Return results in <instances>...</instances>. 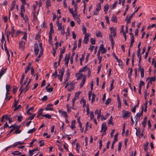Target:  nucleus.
Masks as SVG:
<instances>
[{
	"mask_svg": "<svg viewBox=\"0 0 156 156\" xmlns=\"http://www.w3.org/2000/svg\"><path fill=\"white\" fill-rule=\"evenodd\" d=\"M130 112L129 111L123 110L122 116L124 119H126L127 117L130 116Z\"/></svg>",
	"mask_w": 156,
	"mask_h": 156,
	"instance_id": "nucleus-1",
	"label": "nucleus"
},
{
	"mask_svg": "<svg viewBox=\"0 0 156 156\" xmlns=\"http://www.w3.org/2000/svg\"><path fill=\"white\" fill-rule=\"evenodd\" d=\"M61 17V16L60 15L58 17H57V21L56 22L57 25L58 27V30L60 31H61V29H62V24L61 23H59V19H60Z\"/></svg>",
	"mask_w": 156,
	"mask_h": 156,
	"instance_id": "nucleus-2",
	"label": "nucleus"
},
{
	"mask_svg": "<svg viewBox=\"0 0 156 156\" xmlns=\"http://www.w3.org/2000/svg\"><path fill=\"white\" fill-rule=\"evenodd\" d=\"M65 71V68L64 67H63L62 68V70L59 72V73H61V75L60 76L59 75H58V79L60 81H62V77L63 76L64 73Z\"/></svg>",
	"mask_w": 156,
	"mask_h": 156,
	"instance_id": "nucleus-3",
	"label": "nucleus"
},
{
	"mask_svg": "<svg viewBox=\"0 0 156 156\" xmlns=\"http://www.w3.org/2000/svg\"><path fill=\"white\" fill-rule=\"evenodd\" d=\"M39 51V49L37 44H35L34 45V51L35 54L37 55H38Z\"/></svg>",
	"mask_w": 156,
	"mask_h": 156,
	"instance_id": "nucleus-4",
	"label": "nucleus"
},
{
	"mask_svg": "<svg viewBox=\"0 0 156 156\" xmlns=\"http://www.w3.org/2000/svg\"><path fill=\"white\" fill-rule=\"evenodd\" d=\"M110 30L111 31V34H113V35L114 37H115L116 36V30L115 28H114L113 27L110 28Z\"/></svg>",
	"mask_w": 156,
	"mask_h": 156,
	"instance_id": "nucleus-5",
	"label": "nucleus"
},
{
	"mask_svg": "<svg viewBox=\"0 0 156 156\" xmlns=\"http://www.w3.org/2000/svg\"><path fill=\"white\" fill-rule=\"evenodd\" d=\"M130 35L131 36V41L129 45V48H131L132 47L133 43L134 42V35L132 33H129Z\"/></svg>",
	"mask_w": 156,
	"mask_h": 156,
	"instance_id": "nucleus-6",
	"label": "nucleus"
},
{
	"mask_svg": "<svg viewBox=\"0 0 156 156\" xmlns=\"http://www.w3.org/2000/svg\"><path fill=\"white\" fill-rule=\"evenodd\" d=\"M102 51L101 54L104 53H105L106 50H105L104 47V45L103 44H101L99 47V48L98 51H99L100 53V52Z\"/></svg>",
	"mask_w": 156,
	"mask_h": 156,
	"instance_id": "nucleus-7",
	"label": "nucleus"
},
{
	"mask_svg": "<svg viewBox=\"0 0 156 156\" xmlns=\"http://www.w3.org/2000/svg\"><path fill=\"white\" fill-rule=\"evenodd\" d=\"M109 38H110V40L111 41V43L112 44V48H113L115 44V43L114 42L113 38V36L112 34H110L109 35Z\"/></svg>",
	"mask_w": 156,
	"mask_h": 156,
	"instance_id": "nucleus-8",
	"label": "nucleus"
},
{
	"mask_svg": "<svg viewBox=\"0 0 156 156\" xmlns=\"http://www.w3.org/2000/svg\"><path fill=\"white\" fill-rule=\"evenodd\" d=\"M31 65V64L30 62H29L28 65V66L26 67V68L25 71V74H27L28 71H29L30 69Z\"/></svg>",
	"mask_w": 156,
	"mask_h": 156,
	"instance_id": "nucleus-9",
	"label": "nucleus"
},
{
	"mask_svg": "<svg viewBox=\"0 0 156 156\" xmlns=\"http://www.w3.org/2000/svg\"><path fill=\"white\" fill-rule=\"evenodd\" d=\"M104 11L105 14L107 13L108 10L109 9V5L108 4H106L104 6Z\"/></svg>",
	"mask_w": 156,
	"mask_h": 156,
	"instance_id": "nucleus-10",
	"label": "nucleus"
},
{
	"mask_svg": "<svg viewBox=\"0 0 156 156\" xmlns=\"http://www.w3.org/2000/svg\"><path fill=\"white\" fill-rule=\"evenodd\" d=\"M7 69V68L2 69L0 72V77H1L5 73Z\"/></svg>",
	"mask_w": 156,
	"mask_h": 156,
	"instance_id": "nucleus-11",
	"label": "nucleus"
},
{
	"mask_svg": "<svg viewBox=\"0 0 156 156\" xmlns=\"http://www.w3.org/2000/svg\"><path fill=\"white\" fill-rule=\"evenodd\" d=\"M86 79L85 77H84L82 80L81 82L80 83V87L81 88L82 87L84 84L85 81H86Z\"/></svg>",
	"mask_w": 156,
	"mask_h": 156,
	"instance_id": "nucleus-12",
	"label": "nucleus"
},
{
	"mask_svg": "<svg viewBox=\"0 0 156 156\" xmlns=\"http://www.w3.org/2000/svg\"><path fill=\"white\" fill-rule=\"evenodd\" d=\"M43 109L42 108H41L38 111V115L37 116V117L38 118H39V116H40V115H42V114L43 113Z\"/></svg>",
	"mask_w": 156,
	"mask_h": 156,
	"instance_id": "nucleus-13",
	"label": "nucleus"
},
{
	"mask_svg": "<svg viewBox=\"0 0 156 156\" xmlns=\"http://www.w3.org/2000/svg\"><path fill=\"white\" fill-rule=\"evenodd\" d=\"M75 123H76V121L75 120H73L71 122V126H70L71 129H73L74 128H75Z\"/></svg>",
	"mask_w": 156,
	"mask_h": 156,
	"instance_id": "nucleus-14",
	"label": "nucleus"
},
{
	"mask_svg": "<svg viewBox=\"0 0 156 156\" xmlns=\"http://www.w3.org/2000/svg\"><path fill=\"white\" fill-rule=\"evenodd\" d=\"M16 1L15 0L13 1L12 3L11 7L10 9V11H12L14 9L15 6L16 4Z\"/></svg>",
	"mask_w": 156,
	"mask_h": 156,
	"instance_id": "nucleus-15",
	"label": "nucleus"
},
{
	"mask_svg": "<svg viewBox=\"0 0 156 156\" xmlns=\"http://www.w3.org/2000/svg\"><path fill=\"white\" fill-rule=\"evenodd\" d=\"M134 13H133L129 17L128 19L126 21V24H128L129 23H130L131 20L132 19V16H134Z\"/></svg>",
	"mask_w": 156,
	"mask_h": 156,
	"instance_id": "nucleus-16",
	"label": "nucleus"
},
{
	"mask_svg": "<svg viewBox=\"0 0 156 156\" xmlns=\"http://www.w3.org/2000/svg\"><path fill=\"white\" fill-rule=\"evenodd\" d=\"M143 110H144V107L143 106H142L140 113L139 114L138 113H137L136 114V115L138 117H140V116H142L143 115Z\"/></svg>",
	"mask_w": 156,
	"mask_h": 156,
	"instance_id": "nucleus-17",
	"label": "nucleus"
},
{
	"mask_svg": "<svg viewBox=\"0 0 156 156\" xmlns=\"http://www.w3.org/2000/svg\"><path fill=\"white\" fill-rule=\"evenodd\" d=\"M148 142L146 143V144L144 145V149L145 151L147 152V151L148 149Z\"/></svg>",
	"mask_w": 156,
	"mask_h": 156,
	"instance_id": "nucleus-18",
	"label": "nucleus"
},
{
	"mask_svg": "<svg viewBox=\"0 0 156 156\" xmlns=\"http://www.w3.org/2000/svg\"><path fill=\"white\" fill-rule=\"evenodd\" d=\"M12 154L14 155H20L21 154V153L19 152L18 151H16L12 152Z\"/></svg>",
	"mask_w": 156,
	"mask_h": 156,
	"instance_id": "nucleus-19",
	"label": "nucleus"
},
{
	"mask_svg": "<svg viewBox=\"0 0 156 156\" xmlns=\"http://www.w3.org/2000/svg\"><path fill=\"white\" fill-rule=\"evenodd\" d=\"M1 42L2 44H3L4 42V43H5V44H6V41L5 40L4 36V34L3 33H2L1 40Z\"/></svg>",
	"mask_w": 156,
	"mask_h": 156,
	"instance_id": "nucleus-20",
	"label": "nucleus"
},
{
	"mask_svg": "<svg viewBox=\"0 0 156 156\" xmlns=\"http://www.w3.org/2000/svg\"><path fill=\"white\" fill-rule=\"evenodd\" d=\"M111 21L115 23L117 22V18L115 16H113L112 18Z\"/></svg>",
	"mask_w": 156,
	"mask_h": 156,
	"instance_id": "nucleus-21",
	"label": "nucleus"
},
{
	"mask_svg": "<svg viewBox=\"0 0 156 156\" xmlns=\"http://www.w3.org/2000/svg\"><path fill=\"white\" fill-rule=\"evenodd\" d=\"M87 66H85L84 67H83L81 69H80L79 70L80 72H83L84 71H87Z\"/></svg>",
	"mask_w": 156,
	"mask_h": 156,
	"instance_id": "nucleus-22",
	"label": "nucleus"
},
{
	"mask_svg": "<svg viewBox=\"0 0 156 156\" xmlns=\"http://www.w3.org/2000/svg\"><path fill=\"white\" fill-rule=\"evenodd\" d=\"M42 116L43 117H44L46 118H48L49 119L51 118V115H49V114H48L42 115Z\"/></svg>",
	"mask_w": 156,
	"mask_h": 156,
	"instance_id": "nucleus-23",
	"label": "nucleus"
},
{
	"mask_svg": "<svg viewBox=\"0 0 156 156\" xmlns=\"http://www.w3.org/2000/svg\"><path fill=\"white\" fill-rule=\"evenodd\" d=\"M80 93L81 92L80 91L76 92L75 94L74 98H76L77 99H78L79 98V95Z\"/></svg>",
	"mask_w": 156,
	"mask_h": 156,
	"instance_id": "nucleus-24",
	"label": "nucleus"
},
{
	"mask_svg": "<svg viewBox=\"0 0 156 156\" xmlns=\"http://www.w3.org/2000/svg\"><path fill=\"white\" fill-rule=\"evenodd\" d=\"M46 5L47 8H48L51 5V2L50 0H46Z\"/></svg>",
	"mask_w": 156,
	"mask_h": 156,
	"instance_id": "nucleus-25",
	"label": "nucleus"
},
{
	"mask_svg": "<svg viewBox=\"0 0 156 156\" xmlns=\"http://www.w3.org/2000/svg\"><path fill=\"white\" fill-rule=\"evenodd\" d=\"M101 4L100 3H98L97 5V7L96 9V10H100L101 9Z\"/></svg>",
	"mask_w": 156,
	"mask_h": 156,
	"instance_id": "nucleus-26",
	"label": "nucleus"
},
{
	"mask_svg": "<svg viewBox=\"0 0 156 156\" xmlns=\"http://www.w3.org/2000/svg\"><path fill=\"white\" fill-rule=\"evenodd\" d=\"M36 129L35 128H34L32 129H30V130H29L27 133H32L33 132H35V131L36 130Z\"/></svg>",
	"mask_w": 156,
	"mask_h": 156,
	"instance_id": "nucleus-27",
	"label": "nucleus"
},
{
	"mask_svg": "<svg viewBox=\"0 0 156 156\" xmlns=\"http://www.w3.org/2000/svg\"><path fill=\"white\" fill-rule=\"evenodd\" d=\"M21 11L20 12H25V9L24 6V5H22L21 6Z\"/></svg>",
	"mask_w": 156,
	"mask_h": 156,
	"instance_id": "nucleus-28",
	"label": "nucleus"
},
{
	"mask_svg": "<svg viewBox=\"0 0 156 156\" xmlns=\"http://www.w3.org/2000/svg\"><path fill=\"white\" fill-rule=\"evenodd\" d=\"M139 71H140L141 76L142 78H143L144 76V69H142Z\"/></svg>",
	"mask_w": 156,
	"mask_h": 156,
	"instance_id": "nucleus-29",
	"label": "nucleus"
},
{
	"mask_svg": "<svg viewBox=\"0 0 156 156\" xmlns=\"http://www.w3.org/2000/svg\"><path fill=\"white\" fill-rule=\"evenodd\" d=\"M25 44H23V42L22 41H20L19 42V47L22 48L24 47V45Z\"/></svg>",
	"mask_w": 156,
	"mask_h": 156,
	"instance_id": "nucleus-30",
	"label": "nucleus"
},
{
	"mask_svg": "<svg viewBox=\"0 0 156 156\" xmlns=\"http://www.w3.org/2000/svg\"><path fill=\"white\" fill-rule=\"evenodd\" d=\"M28 77H27L26 79H25V80L24 81V83H23L22 85H21V87H20V90H21V89L23 86L26 83H27V80L28 79Z\"/></svg>",
	"mask_w": 156,
	"mask_h": 156,
	"instance_id": "nucleus-31",
	"label": "nucleus"
},
{
	"mask_svg": "<svg viewBox=\"0 0 156 156\" xmlns=\"http://www.w3.org/2000/svg\"><path fill=\"white\" fill-rule=\"evenodd\" d=\"M69 12L71 13L72 14V16L73 17H74L75 16V14L74 13V12H73V9H71L69 7Z\"/></svg>",
	"mask_w": 156,
	"mask_h": 156,
	"instance_id": "nucleus-32",
	"label": "nucleus"
},
{
	"mask_svg": "<svg viewBox=\"0 0 156 156\" xmlns=\"http://www.w3.org/2000/svg\"><path fill=\"white\" fill-rule=\"evenodd\" d=\"M24 77H25L24 74L23 73L22 74V77L21 78L20 81V84H21V85L23 84V80L24 78Z\"/></svg>",
	"mask_w": 156,
	"mask_h": 156,
	"instance_id": "nucleus-33",
	"label": "nucleus"
},
{
	"mask_svg": "<svg viewBox=\"0 0 156 156\" xmlns=\"http://www.w3.org/2000/svg\"><path fill=\"white\" fill-rule=\"evenodd\" d=\"M90 41L92 44H95V39H94L93 38H91L90 39Z\"/></svg>",
	"mask_w": 156,
	"mask_h": 156,
	"instance_id": "nucleus-34",
	"label": "nucleus"
},
{
	"mask_svg": "<svg viewBox=\"0 0 156 156\" xmlns=\"http://www.w3.org/2000/svg\"><path fill=\"white\" fill-rule=\"evenodd\" d=\"M36 115L35 114H33L32 115H31L30 116L29 118H28V120H32V119H33L35 116Z\"/></svg>",
	"mask_w": 156,
	"mask_h": 156,
	"instance_id": "nucleus-35",
	"label": "nucleus"
},
{
	"mask_svg": "<svg viewBox=\"0 0 156 156\" xmlns=\"http://www.w3.org/2000/svg\"><path fill=\"white\" fill-rule=\"evenodd\" d=\"M95 96H96L94 94H92V101H91V103L92 104H93V103L94 102V101Z\"/></svg>",
	"mask_w": 156,
	"mask_h": 156,
	"instance_id": "nucleus-36",
	"label": "nucleus"
},
{
	"mask_svg": "<svg viewBox=\"0 0 156 156\" xmlns=\"http://www.w3.org/2000/svg\"><path fill=\"white\" fill-rule=\"evenodd\" d=\"M11 88V86L10 85L7 84L6 85V90L7 91H9V90Z\"/></svg>",
	"mask_w": 156,
	"mask_h": 156,
	"instance_id": "nucleus-37",
	"label": "nucleus"
},
{
	"mask_svg": "<svg viewBox=\"0 0 156 156\" xmlns=\"http://www.w3.org/2000/svg\"><path fill=\"white\" fill-rule=\"evenodd\" d=\"M118 3L117 1H116L113 4L112 7L111 8V9H114L116 7V5Z\"/></svg>",
	"mask_w": 156,
	"mask_h": 156,
	"instance_id": "nucleus-38",
	"label": "nucleus"
},
{
	"mask_svg": "<svg viewBox=\"0 0 156 156\" xmlns=\"http://www.w3.org/2000/svg\"><path fill=\"white\" fill-rule=\"evenodd\" d=\"M80 147V146L78 144V143H77L76 145V148L78 153H79Z\"/></svg>",
	"mask_w": 156,
	"mask_h": 156,
	"instance_id": "nucleus-39",
	"label": "nucleus"
},
{
	"mask_svg": "<svg viewBox=\"0 0 156 156\" xmlns=\"http://www.w3.org/2000/svg\"><path fill=\"white\" fill-rule=\"evenodd\" d=\"M31 74L33 76H35V75L34 74V69L33 67H31Z\"/></svg>",
	"mask_w": 156,
	"mask_h": 156,
	"instance_id": "nucleus-40",
	"label": "nucleus"
},
{
	"mask_svg": "<svg viewBox=\"0 0 156 156\" xmlns=\"http://www.w3.org/2000/svg\"><path fill=\"white\" fill-rule=\"evenodd\" d=\"M33 19L34 21H36L37 20V19L36 16V12L35 11H34L33 12Z\"/></svg>",
	"mask_w": 156,
	"mask_h": 156,
	"instance_id": "nucleus-41",
	"label": "nucleus"
},
{
	"mask_svg": "<svg viewBox=\"0 0 156 156\" xmlns=\"http://www.w3.org/2000/svg\"><path fill=\"white\" fill-rule=\"evenodd\" d=\"M119 63V65L120 66H122V61L120 59H118L117 61Z\"/></svg>",
	"mask_w": 156,
	"mask_h": 156,
	"instance_id": "nucleus-42",
	"label": "nucleus"
},
{
	"mask_svg": "<svg viewBox=\"0 0 156 156\" xmlns=\"http://www.w3.org/2000/svg\"><path fill=\"white\" fill-rule=\"evenodd\" d=\"M135 129L136 130V136H138L140 134V129L138 130L136 128H135Z\"/></svg>",
	"mask_w": 156,
	"mask_h": 156,
	"instance_id": "nucleus-43",
	"label": "nucleus"
},
{
	"mask_svg": "<svg viewBox=\"0 0 156 156\" xmlns=\"http://www.w3.org/2000/svg\"><path fill=\"white\" fill-rule=\"evenodd\" d=\"M62 115H63L64 117H65V118L68 117L67 113L66 112L63 111Z\"/></svg>",
	"mask_w": 156,
	"mask_h": 156,
	"instance_id": "nucleus-44",
	"label": "nucleus"
},
{
	"mask_svg": "<svg viewBox=\"0 0 156 156\" xmlns=\"http://www.w3.org/2000/svg\"><path fill=\"white\" fill-rule=\"evenodd\" d=\"M74 46L73 48V51H74L75 50L76 48H77V45H76V41H75V42L74 43Z\"/></svg>",
	"mask_w": 156,
	"mask_h": 156,
	"instance_id": "nucleus-45",
	"label": "nucleus"
},
{
	"mask_svg": "<svg viewBox=\"0 0 156 156\" xmlns=\"http://www.w3.org/2000/svg\"><path fill=\"white\" fill-rule=\"evenodd\" d=\"M135 117L136 125L137 122L140 120V117H138L136 115Z\"/></svg>",
	"mask_w": 156,
	"mask_h": 156,
	"instance_id": "nucleus-46",
	"label": "nucleus"
},
{
	"mask_svg": "<svg viewBox=\"0 0 156 156\" xmlns=\"http://www.w3.org/2000/svg\"><path fill=\"white\" fill-rule=\"evenodd\" d=\"M19 101H16V99H15V101H14V105L12 107H16L18 104V103Z\"/></svg>",
	"mask_w": 156,
	"mask_h": 156,
	"instance_id": "nucleus-47",
	"label": "nucleus"
},
{
	"mask_svg": "<svg viewBox=\"0 0 156 156\" xmlns=\"http://www.w3.org/2000/svg\"><path fill=\"white\" fill-rule=\"evenodd\" d=\"M111 101V99L110 98H108L105 103V104L106 105H108L110 102Z\"/></svg>",
	"mask_w": 156,
	"mask_h": 156,
	"instance_id": "nucleus-48",
	"label": "nucleus"
},
{
	"mask_svg": "<svg viewBox=\"0 0 156 156\" xmlns=\"http://www.w3.org/2000/svg\"><path fill=\"white\" fill-rule=\"evenodd\" d=\"M122 143L121 142H119V143L118 147V151H120L121 149Z\"/></svg>",
	"mask_w": 156,
	"mask_h": 156,
	"instance_id": "nucleus-49",
	"label": "nucleus"
},
{
	"mask_svg": "<svg viewBox=\"0 0 156 156\" xmlns=\"http://www.w3.org/2000/svg\"><path fill=\"white\" fill-rule=\"evenodd\" d=\"M94 117V112H90V119H92Z\"/></svg>",
	"mask_w": 156,
	"mask_h": 156,
	"instance_id": "nucleus-50",
	"label": "nucleus"
},
{
	"mask_svg": "<svg viewBox=\"0 0 156 156\" xmlns=\"http://www.w3.org/2000/svg\"><path fill=\"white\" fill-rule=\"evenodd\" d=\"M65 47L64 46L63 47V48L62 50H61V51H60V54H63L65 52Z\"/></svg>",
	"mask_w": 156,
	"mask_h": 156,
	"instance_id": "nucleus-51",
	"label": "nucleus"
},
{
	"mask_svg": "<svg viewBox=\"0 0 156 156\" xmlns=\"http://www.w3.org/2000/svg\"><path fill=\"white\" fill-rule=\"evenodd\" d=\"M118 133H117L114 136V141L116 142L118 140V139L117 136H118Z\"/></svg>",
	"mask_w": 156,
	"mask_h": 156,
	"instance_id": "nucleus-52",
	"label": "nucleus"
},
{
	"mask_svg": "<svg viewBox=\"0 0 156 156\" xmlns=\"http://www.w3.org/2000/svg\"><path fill=\"white\" fill-rule=\"evenodd\" d=\"M43 140H40L39 141V144H40L39 146L41 147L43 146L44 144V143L43 142Z\"/></svg>",
	"mask_w": 156,
	"mask_h": 156,
	"instance_id": "nucleus-53",
	"label": "nucleus"
},
{
	"mask_svg": "<svg viewBox=\"0 0 156 156\" xmlns=\"http://www.w3.org/2000/svg\"><path fill=\"white\" fill-rule=\"evenodd\" d=\"M58 76V74H57V70L56 69L55 73H53V74H52V76H55V78H56Z\"/></svg>",
	"mask_w": 156,
	"mask_h": 156,
	"instance_id": "nucleus-54",
	"label": "nucleus"
},
{
	"mask_svg": "<svg viewBox=\"0 0 156 156\" xmlns=\"http://www.w3.org/2000/svg\"><path fill=\"white\" fill-rule=\"evenodd\" d=\"M21 132V130L20 129H16L14 132V134H19Z\"/></svg>",
	"mask_w": 156,
	"mask_h": 156,
	"instance_id": "nucleus-55",
	"label": "nucleus"
},
{
	"mask_svg": "<svg viewBox=\"0 0 156 156\" xmlns=\"http://www.w3.org/2000/svg\"><path fill=\"white\" fill-rule=\"evenodd\" d=\"M27 34L26 32H25L24 33V36L22 38L24 39L25 40H27Z\"/></svg>",
	"mask_w": 156,
	"mask_h": 156,
	"instance_id": "nucleus-56",
	"label": "nucleus"
},
{
	"mask_svg": "<svg viewBox=\"0 0 156 156\" xmlns=\"http://www.w3.org/2000/svg\"><path fill=\"white\" fill-rule=\"evenodd\" d=\"M87 115H89L90 113L89 105L87 104Z\"/></svg>",
	"mask_w": 156,
	"mask_h": 156,
	"instance_id": "nucleus-57",
	"label": "nucleus"
},
{
	"mask_svg": "<svg viewBox=\"0 0 156 156\" xmlns=\"http://www.w3.org/2000/svg\"><path fill=\"white\" fill-rule=\"evenodd\" d=\"M29 154L28 156H32L34 152L30 150L29 151Z\"/></svg>",
	"mask_w": 156,
	"mask_h": 156,
	"instance_id": "nucleus-58",
	"label": "nucleus"
},
{
	"mask_svg": "<svg viewBox=\"0 0 156 156\" xmlns=\"http://www.w3.org/2000/svg\"><path fill=\"white\" fill-rule=\"evenodd\" d=\"M144 85V81L141 80L140 82V83L139 85V87L140 86V87H142V85Z\"/></svg>",
	"mask_w": 156,
	"mask_h": 156,
	"instance_id": "nucleus-59",
	"label": "nucleus"
},
{
	"mask_svg": "<svg viewBox=\"0 0 156 156\" xmlns=\"http://www.w3.org/2000/svg\"><path fill=\"white\" fill-rule=\"evenodd\" d=\"M37 140L36 139H33L31 142L30 143V147H32L33 146V144L34 142L36 141Z\"/></svg>",
	"mask_w": 156,
	"mask_h": 156,
	"instance_id": "nucleus-60",
	"label": "nucleus"
},
{
	"mask_svg": "<svg viewBox=\"0 0 156 156\" xmlns=\"http://www.w3.org/2000/svg\"><path fill=\"white\" fill-rule=\"evenodd\" d=\"M106 126V123L105 122H104L102 124L101 126V132H102V130L104 128V127Z\"/></svg>",
	"mask_w": 156,
	"mask_h": 156,
	"instance_id": "nucleus-61",
	"label": "nucleus"
},
{
	"mask_svg": "<svg viewBox=\"0 0 156 156\" xmlns=\"http://www.w3.org/2000/svg\"><path fill=\"white\" fill-rule=\"evenodd\" d=\"M53 88L52 87H50L47 89V91L48 92H51L53 90Z\"/></svg>",
	"mask_w": 156,
	"mask_h": 156,
	"instance_id": "nucleus-62",
	"label": "nucleus"
},
{
	"mask_svg": "<svg viewBox=\"0 0 156 156\" xmlns=\"http://www.w3.org/2000/svg\"><path fill=\"white\" fill-rule=\"evenodd\" d=\"M48 100V98L47 96H44L43 98H42L41 100L42 101H46Z\"/></svg>",
	"mask_w": 156,
	"mask_h": 156,
	"instance_id": "nucleus-63",
	"label": "nucleus"
},
{
	"mask_svg": "<svg viewBox=\"0 0 156 156\" xmlns=\"http://www.w3.org/2000/svg\"><path fill=\"white\" fill-rule=\"evenodd\" d=\"M81 39H80L78 41V48H79L81 46Z\"/></svg>",
	"mask_w": 156,
	"mask_h": 156,
	"instance_id": "nucleus-64",
	"label": "nucleus"
}]
</instances>
